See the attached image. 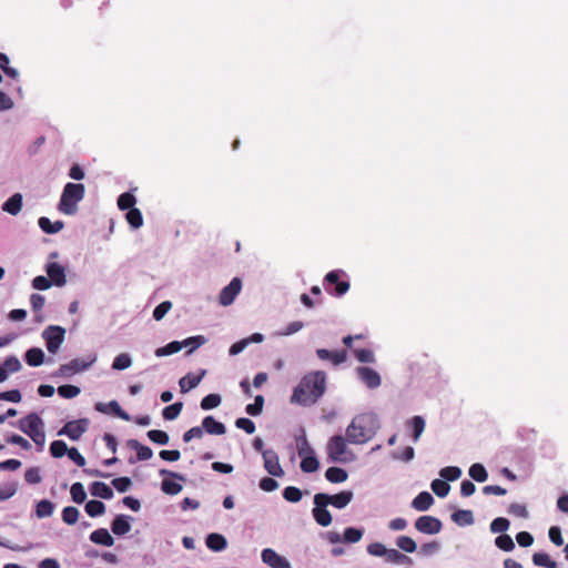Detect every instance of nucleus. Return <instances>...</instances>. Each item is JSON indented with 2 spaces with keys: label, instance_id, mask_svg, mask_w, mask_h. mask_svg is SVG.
I'll list each match as a JSON object with an SVG mask.
<instances>
[{
  "label": "nucleus",
  "instance_id": "nucleus-62",
  "mask_svg": "<svg viewBox=\"0 0 568 568\" xmlns=\"http://www.w3.org/2000/svg\"><path fill=\"white\" fill-rule=\"evenodd\" d=\"M171 308L172 303L170 301H164L160 303L153 311V318L155 321H161Z\"/></svg>",
  "mask_w": 568,
  "mask_h": 568
},
{
  "label": "nucleus",
  "instance_id": "nucleus-19",
  "mask_svg": "<svg viewBox=\"0 0 568 568\" xmlns=\"http://www.w3.org/2000/svg\"><path fill=\"white\" fill-rule=\"evenodd\" d=\"M205 374H206V371L202 369L199 374L189 373L185 376H183L179 381L181 392L187 393L189 390L195 388L201 383V381L203 379Z\"/></svg>",
  "mask_w": 568,
  "mask_h": 568
},
{
  "label": "nucleus",
  "instance_id": "nucleus-7",
  "mask_svg": "<svg viewBox=\"0 0 568 568\" xmlns=\"http://www.w3.org/2000/svg\"><path fill=\"white\" fill-rule=\"evenodd\" d=\"M65 329L61 326L51 325L47 327L42 334L47 349L51 354H55L64 341Z\"/></svg>",
  "mask_w": 568,
  "mask_h": 568
},
{
  "label": "nucleus",
  "instance_id": "nucleus-38",
  "mask_svg": "<svg viewBox=\"0 0 568 568\" xmlns=\"http://www.w3.org/2000/svg\"><path fill=\"white\" fill-rule=\"evenodd\" d=\"M469 476L478 483H484L488 478V473L481 464L476 463L470 466Z\"/></svg>",
  "mask_w": 568,
  "mask_h": 568
},
{
  "label": "nucleus",
  "instance_id": "nucleus-27",
  "mask_svg": "<svg viewBox=\"0 0 568 568\" xmlns=\"http://www.w3.org/2000/svg\"><path fill=\"white\" fill-rule=\"evenodd\" d=\"M90 493L92 496L103 499H111L113 497V490L103 481H94L90 487Z\"/></svg>",
  "mask_w": 568,
  "mask_h": 568
},
{
  "label": "nucleus",
  "instance_id": "nucleus-46",
  "mask_svg": "<svg viewBox=\"0 0 568 568\" xmlns=\"http://www.w3.org/2000/svg\"><path fill=\"white\" fill-rule=\"evenodd\" d=\"M206 338L203 335H196L191 336L181 342L183 344V347H190L187 351V354H191L193 351L199 348L200 346L204 345L206 343Z\"/></svg>",
  "mask_w": 568,
  "mask_h": 568
},
{
  "label": "nucleus",
  "instance_id": "nucleus-64",
  "mask_svg": "<svg viewBox=\"0 0 568 568\" xmlns=\"http://www.w3.org/2000/svg\"><path fill=\"white\" fill-rule=\"evenodd\" d=\"M385 556L388 561L394 564H404L409 561V558L407 556L403 555L400 551L396 549H387Z\"/></svg>",
  "mask_w": 568,
  "mask_h": 568
},
{
  "label": "nucleus",
  "instance_id": "nucleus-20",
  "mask_svg": "<svg viewBox=\"0 0 568 568\" xmlns=\"http://www.w3.org/2000/svg\"><path fill=\"white\" fill-rule=\"evenodd\" d=\"M202 429L210 435H224L226 433L224 424L217 422L213 416H206L203 418Z\"/></svg>",
  "mask_w": 568,
  "mask_h": 568
},
{
  "label": "nucleus",
  "instance_id": "nucleus-51",
  "mask_svg": "<svg viewBox=\"0 0 568 568\" xmlns=\"http://www.w3.org/2000/svg\"><path fill=\"white\" fill-rule=\"evenodd\" d=\"M79 510L73 506H68L62 510V520L68 525H74L79 519Z\"/></svg>",
  "mask_w": 568,
  "mask_h": 568
},
{
  "label": "nucleus",
  "instance_id": "nucleus-16",
  "mask_svg": "<svg viewBox=\"0 0 568 568\" xmlns=\"http://www.w3.org/2000/svg\"><path fill=\"white\" fill-rule=\"evenodd\" d=\"M45 272L52 285L63 286L67 283L65 268L61 264L49 262L45 265Z\"/></svg>",
  "mask_w": 568,
  "mask_h": 568
},
{
  "label": "nucleus",
  "instance_id": "nucleus-59",
  "mask_svg": "<svg viewBox=\"0 0 568 568\" xmlns=\"http://www.w3.org/2000/svg\"><path fill=\"white\" fill-rule=\"evenodd\" d=\"M161 489L168 495H178L182 490V485L171 479H163Z\"/></svg>",
  "mask_w": 568,
  "mask_h": 568
},
{
  "label": "nucleus",
  "instance_id": "nucleus-6",
  "mask_svg": "<svg viewBox=\"0 0 568 568\" xmlns=\"http://www.w3.org/2000/svg\"><path fill=\"white\" fill-rule=\"evenodd\" d=\"M347 437L335 435L329 438L326 445L327 456L334 463H347L352 460V454L347 449Z\"/></svg>",
  "mask_w": 568,
  "mask_h": 568
},
{
  "label": "nucleus",
  "instance_id": "nucleus-35",
  "mask_svg": "<svg viewBox=\"0 0 568 568\" xmlns=\"http://www.w3.org/2000/svg\"><path fill=\"white\" fill-rule=\"evenodd\" d=\"M182 348H183V344L181 342L173 341L163 347L156 348L155 355L158 357H163V356L175 354V353L180 352Z\"/></svg>",
  "mask_w": 568,
  "mask_h": 568
},
{
  "label": "nucleus",
  "instance_id": "nucleus-3",
  "mask_svg": "<svg viewBox=\"0 0 568 568\" xmlns=\"http://www.w3.org/2000/svg\"><path fill=\"white\" fill-rule=\"evenodd\" d=\"M372 418L367 415L355 417L346 428L347 440L352 444H364L371 439L373 432L368 428Z\"/></svg>",
  "mask_w": 568,
  "mask_h": 568
},
{
  "label": "nucleus",
  "instance_id": "nucleus-44",
  "mask_svg": "<svg viewBox=\"0 0 568 568\" xmlns=\"http://www.w3.org/2000/svg\"><path fill=\"white\" fill-rule=\"evenodd\" d=\"M364 530L358 528L348 527L344 530L343 541L347 544L358 542L363 537Z\"/></svg>",
  "mask_w": 568,
  "mask_h": 568
},
{
  "label": "nucleus",
  "instance_id": "nucleus-32",
  "mask_svg": "<svg viewBox=\"0 0 568 568\" xmlns=\"http://www.w3.org/2000/svg\"><path fill=\"white\" fill-rule=\"evenodd\" d=\"M44 361V353L41 348H30L26 353V362L28 365L37 367L40 366Z\"/></svg>",
  "mask_w": 568,
  "mask_h": 568
},
{
  "label": "nucleus",
  "instance_id": "nucleus-5",
  "mask_svg": "<svg viewBox=\"0 0 568 568\" xmlns=\"http://www.w3.org/2000/svg\"><path fill=\"white\" fill-rule=\"evenodd\" d=\"M323 285L329 295L336 297L345 295L351 287L347 275L342 270H334L328 272L324 277Z\"/></svg>",
  "mask_w": 568,
  "mask_h": 568
},
{
  "label": "nucleus",
  "instance_id": "nucleus-55",
  "mask_svg": "<svg viewBox=\"0 0 568 568\" xmlns=\"http://www.w3.org/2000/svg\"><path fill=\"white\" fill-rule=\"evenodd\" d=\"M131 364V357L126 353H121L114 358L112 363V368L116 371H123L129 368Z\"/></svg>",
  "mask_w": 568,
  "mask_h": 568
},
{
  "label": "nucleus",
  "instance_id": "nucleus-11",
  "mask_svg": "<svg viewBox=\"0 0 568 568\" xmlns=\"http://www.w3.org/2000/svg\"><path fill=\"white\" fill-rule=\"evenodd\" d=\"M264 468L274 477L284 476V470L280 464L278 455L273 449L263 450Z\"/></svg>",
  "mask_w": 568,
  "mask_h": 568
},
{
  "label": "nucleus",
  "instance_id": "nucleus-30",
  "mask_svg": "<svg viewBox=\"0 0 568 568\" xmlns=\"http://www.w3.org/2000/svg\"><path fill=\"white\" fill-rule=\"evenodd\" d=\"M38 224L40 229L47 234H55L60 232L64 226V223L62 221H55L54 223H52L50 219L45 216L40 217Z\"/></svg>",
  "mask_w": 568,
  "mask_h": 568
},
{
  "label": "nucleus",
  "instance_id": "nucleus-40",
  "mask_svg": "<svg viewBox=\"0 0 568 568\" xmlns=\"http://www.w3.org/2000/svg\"><path fill=\"white\" fill-rule=\"evenodd\" d=\"M85 511L90 517H98L104 514L105 505L100 500H89L85 504Z\"/></svg>",
  "mask_w": 568,
  "mask_h": 568
},
{
  "label": "nucleus",
  "instance_id": "nucleus-17",
  "mask_svg": "<svg viewBox=\"0 0 568 568\" xmlns=\"http://www.w3.org/2000/svg\"><path fill=\"white\" fill-rule=\"evenodd\" d=\"M94 361L95 358H91L90 361L74 358L70 363L61 365L60 374L62 376H71L72 374L83 372L88 369L94 363Z\"/></svg>",
  "mask_w": 568,
  "mask_h": 568
},
{
  "label": "nucleus",
  "instance_id": "nucleus-58",
  "mask_svg": "<svg viewBox=\"0 0 568 568\" xmlns=\"http://www.w3.org/2000/svg\"><path fill=\"white\" fill-rule=\"evenodd\" d=\"M439 474L445 480L454 481L462 476V470L456 466H447L444 467Z\"/></svg>",
  "mask_w": 568,
  "mask_h": 568
},
{
  "label": "nucleus",
  "instance_id": "nucleus-56",
  "mask_svg": "<svg viewBox=\"0 0 568 568\" xmlns=\"http://www.w3.org/2000/svg\"><path fill=\"white\" fill-rule=\"evenodd\" d=\"M396 545L406 552H414L417 548L415 540L408 536H399L396 540Z\"/></svg>",
  "mask_w": 568,
  "mask_h": 568
},
{
  "label": "nucleus",
  "instance_id": "nucleus-63",
  "mask_svg": "<svg viewBox=\"0 0 568 568\" xmlns=\"http://www.w3.org/2000/svg\"><path fill=\"white\" fill-rule=\"evenodd\" d=\"M509 520L504 517L495 518L490 524V530L493 532H504L509 528Z\"/></svg>",
  "mask_w": 568,
  "mask_h": 568
},
{
  "label": "nucleus",
  "instance_id": "nucleus-53",
  "mask_svg": "<svg viewBox=\"0 0 568 568\" xmlns=\"http://www.w3.org/2000/svg\"><path fill=\"white\" fill-rule=\"evenodd\" d=\"M148 437L151 442L159 445H166L170 440L169 435L164 430L151 429L148 432Z\"/></svg>",
  "mask_w": 568,
  "mask_h": 568
},
{
  "label": "nucleus",
  "instance_id": "nucleus-48",
  "mask_svg": "<svg viewBox=\"0 0 568 568\" xmlns=\"http://www.w3.org/2000/svg\"><path fill=\"white\" fill-rule=\"evenodd\" d=\"M283 497L290 503H298L303 497V493L295 486H287L283 490Z\"/></svg>",
  "mask_w": 568,
  "mask_h": 568
},
{
  "label": "nucleus",
  "instance_id": "nucleus-13",
  "mask_svg": "<svg viewBox=\"0 0 568 568\" xmlns=\"http://www.w3.org/2000/svg\"><path fill=\"white\" fill-rule=\"evenodd\" d=\"M261 557L263 562L271 568H291L288 560L271 548L263 549Z\"/></svg>",
  "mask_w": 568,
  "mask_h": 568
},
{
  "label": "nucleus",
  "instance_id": "nucleus-2",
  "mask_svg": "<svg viewBox=\"0 0 568 568\" xmlns=\"http://www.w3.org/2000/svg\"><path fill=\"white\" fill-rule=\"evenodd\" d=\"M85 187L81 183H67L63 187L58 209L65 215H73L78 211V203L84 197Z\"/></svg>",
  "mask_w": 568,
  "mask_h": 568
},
{
  "label": "nucleus",
  "instance_id": "nucleus-54",
  "mask_svg": "<svg viewBox=\"0 0 568 568\" xmlns=\"http://www.w3.org/2000/svg\"><path fill=\"white\" fill-rule=\"evenodd\" d=\"M496 546L504 551H511L515 548L513 538L509 535L501 534L495 539Z\"/></svg>",
  "mask_w": 568,
  "mask_h": 568
},
{
  "label": "nucleus",
  "instance_id": "nucleus-60",
  "mask_svg": "<svg viewBox=\"0 0 568 568\" xmlns=\"http://www.w3.org/2000/svg\"><path fill=\"white\" fill-rule=\"evenodd\" d=\"M353 354L361 363H374L375 356L374 353L371 349L367 348H361V349H353Z\"/></svg>",
  "mask_w": 568,
  "mask_h": 568
},
{
  "label": "nucleus",
  "instance_id": "nucleus-39",
  "mask_svg": "<svg viewBox=\"0 0 568 568\" xmlns=\"http://www.w3.org/2000/svg\"><path fill=\"white\" fill-rule=\"evenodd\" d=\"M135 203L136 199L130 192H124L118 197V206L121 211L134 209Z\"/></svg>",
  "mask_w": 568,
  "mask_h": 568
},
{
  "label": "nucleus",
  "instance_id": "nucleus-22",
  "mask_svg": "<svg viewBox=\"0 0 568 568\" xmlns=\"http://www.w3.org/2000/svg\"><path fill=\"white\" fill-rule=\"evenodd\" d=\"M130 517L125 515H118L113 519L111 524V530L116 536H122L128 534L131 530V525L129 521Z\"/></svg>",
  "mask_w": 568,
  "mask_h": 568
},
{
  "label": "nucleus",
  "instance_id": "nucleus-28",
  "mask_svg": "<svg viewBox=\"0 0 568 568\" xmlns=\"http://www.w3.org/2000/svg\"><path fill=\"white\" fill-rule=\"evenodd\" d=\"M325 478L333 484L344 483L348 478V474L341 467H329L325 471Z\"/></svg>",
  "mask_w": 568,
  "mask_h": 568
},
{
  "label": "nucleus",
  "instance_id": "nucleus-14",
  "mask_svg": "<svg viewBox=\"0 0 568 568\" xmlns=\"http://www.w3.org/2000/svg\"><path fill=\"white\" fill-rule=\"evenodd\" d=\"M356 373L358 378L368 387V388H377L381 383V376L379 374L367 366H359L356 368Z\"/></svg>",
  "mask_w": 568,
  "mask_h": 568
},
{
  "label": "nucleus",
  "instance_id": "nucleus-12",
  "mask_svg": "<svg viewBox=\"0 0 568 568\" xmlns=\"http://www.w3.org/2000/svg\"><path fill=\"white\" fill-rule=\"evenodd\" d=\"M242 288V282L239 277H234L219 295V303L223 306L231 305Z\"/></svg>",
  "mask_w": 568,
  "mask_h": 568
},
{
  "label": "nucleus",
  "instance_id": "nucleus-26",
  "mask_svg": "<svg viewBox=\"0 0 568 568\" xmlns=\"http://www.w3.org/2000/svg\"><path fill=\"white\" fill-rule=\"evenodd\" d=\"M90 540L98 545L111 547L114 544L113 537L110 535L108 529L99 528L91 532Z\"/></svg>",
  "mask_w": 568,
  "mask_h": 568
},
{
  "label": "nucleus",
  "instance_id": "nucleus-61",
  "mask_svg": "<svg viewBox=\"0 0 568 568\" xmlns=\"http://www.w3.org/2000/svg\"><path fill=\"white\" fill-rule=\"evenodd\" d=\"M58 394L63 398H73L80 394V388L74 385H62L58 387Z\"/></svg>",
  "mask_w": 568,
  "mask_h": 568
},
{
  "label": "nucleus",
  "instance_id": "nucleus-49",
  "mask_svg": "<svg viewBox=\"0 0 568 568\" xmlns=\"http://www.w3.org/2000/svg\"><path fill=\"white\" fill-rule=\"evenodd\" d=\"M296 449L300 457L311 455L314 453L305 435L296 437Z\"/></svg>",
  "mask_w": 568,
  "mask_h": 568
},
{
  "label": "nucleus",
  "instance_id": "nucleus-52",
  "mask_svg": "<svg viewBox=\"0 0 568 568\" xmlns=\"http://www.w3.org/2000/svg\"><path fill=\"white\" fill-rule=\"evenodd\" d=\"M221 404V396L219 394H209L201 400V408L210 410L217 407Z\"/></svg>",
  "mask_w": 568,
  "mask_h": 568
},
{
  "label": "nucleus",
  "instance_id": "nucleus-29",
  "mask_svg": "<svg viewBox=\"0 0 568 568\" xmlns=\"http://www.w3.org/2000/svg\"><path fill=\"white\" fill-rule=\"evenodd\" d=\"M452 520L458 526H469L474 524V514L468 509H460L452 515Z\"/></svg>",
  "mask_w": 568,
  "mask_h": 568
},
{
  "label": "nucleus",
  "instance_id": "nucleus-23",
  "mask_svg": "<svg viewBox=\"0 0 568 568\" xmlns=\"http://www.w3.org/2000/svg\"><path fill=\"white\" fill-rule=\"evenodd\" d=\"M433 504V496L428 491H422L413 499L412 507L418 511H426Z\"/></svg>",
  "mask_w": 568,
  "mask_h": 568
},
{
  "label": "nucleus",
  "instance_id": "nucleus-34",
  "mask_svg": "<svg viewBox=\"0 0 568 568\" xmlns=\"http://www.w3.org/2000/svg\"><path fill=\"white\" fill-rule=\"evenodd\" d=\"M301 458V469L304 473H314L320 468V462L315 457L314 453L311 455L303 456Z\"/></svg>",
  "mask_w": 568,
  "mask_h": 568
},
{
  "label": "nucleus",
  "instance_id": "nucleus-21",
  "mask_svg": "<svg viewBox=\"0 0 568 568\" xmlns=\"http://www.w3.org/2000/svg\"><path fill=\"white\" fill-rule=\"evenodd\" d=\"M30 305L32 312L36 314L34 321L42 323L44 321V316L42 315V310L45 305V297L39 293H33L30 296Z\"/></svg>",
  "mask_w": 568,
  "mask_h": 568
},
{
  "label": "nucleus",
  "instance_id": "nucleus-50",
  "mask_svg": "<svg viewBox=\"0 0 568 568\" xmlns=\"http://www.w3.org/2000/svg\"><path fill=\"white\" fill-rule=\"evenodd\" d=\"M263 406L264 397L262 395H257L255 396L253 404L246 405L245 412L251 416H258L263 410Z\"/></svg>",
  "mask_w": 568,
  "mask_h": 568
},
{
  "label": "nucleus",
  "instance_id": "nucleus-9",
  "mask_svg": "<svg viewBox=\"0 0 568 568\" xmlns=\"http://www.w3.org/2000/svg\"><path fill=\"white\" fill-rule=\"evenodd\" d=\"M314 505L312 513L315 521L322 527L329 526L332 524V515L327 510L326 501L318 494L314 496Z\"/></svg>",
  "mask_w": 568,
  "mask_h": 568
},
{
  "label": "nucleus",
  "instance_id": "nucleus-37",
  "mask_svg": "<svg viewBox=\"0 0 568 568\" xmlns=\"http://www.w3.org/2000/svg\"><path fill=\"white\" fill-rule=\"evenodd\" d=\"M532 562L535 566L545 568H556V561L551 560L549 555L546 552H535L532 555Z\"/></svg>",
  "mask_w": 568,
  "mask_h": 568
},
{
  "label": "nucleus",
  "instance_id": "nucleus-33",
  "mask_svg": "<svg viewBox=\"0 0 568 568\" xmlns=\"http://www.w3.org/2000/svg\"><path fill=\"white\" fill-rule=\"evenodd\" d=\"M21 368V363L16 356H9L2 362V382L10 373H16Z\"/></svg>",
  "mask_w": 568,
  "mask_h": 568
},
{
  "label": "nucleus",
  "instance_id": "nucleus-24",
  "mask_svg": "<svg viewBox=\"0 0 568 568\" xmlns=\"http://www.w3.org/2000/svg\"><path fill=\"white\" fill-rule=\"evenodd\" d=\"M126 446L136 452V457L139 460H148L153 456L152 449L149 446L142 445L136 439H129L126 442Z\"/></svg>",
  "mask_w": 568,
  "mask_h": 568
},
{
  "label": "nucleus",
  "instance_id": "nucleus-57",
  "mask_svg": "<svg viewBox=\"0 0 568 568\" xmlns=\"http://www.w3.org/2000/svg\"><path fill=\"white\" fill-rule=\"evenodd\" d=\"M69 448L63 440H54L50 445V453L54 458H61L68 453Z\"/></svg>",
  "mask_w": 568,
  "mask_h": 568
},
{
  "label": "nucleus",
  "instance_id": "nucleus-8",
  "mask_svg": "<svg viewBox=\"0 0 568 568\" xmlns=\"http://www.w3.org/2000/svg\"><path fill=\"white\" fill-rule=\"evenodd\" d=\"M89 420L81 418L78 420L68 422L59 432V436H68L72 440H78L87 432Z\"/></svg>",
  "mask_w": 568,
  "mask_h": 568
},
{
  "label": "nucleus",
  "instance_id": "nucleus-43",
  "mask_svg": "<svg viewBox=\"0 0 568 568\" xmlns=\"http://www.w3.org/2000/svg\"><path fill=\"white\" fill-rule=\"evenodd\" d=\"M432 490L436 496L444 498L448 495L450 486L446 480L434 479L430 484Z\"/></svg>",
  "mask_w": 568,
  "mask_h": 568
},
{
  "label": "nucleus",
  "instance_id": "nucleus-1",
  "mask_svg": "<svg viewBox=\"0 0 568 568\" xmlns=\"http://www.w3.org/2000/svg\"><path fill=\"white\" fill-rule=\"evenodd\" d=\"M326 387V375L322 371L306 374L294 388L291 402L311 406L324 394Z\"/></svg>",
  "mask_w": 568,
  "mask_h": 568
},
{
  "label": "nucleus",
  "instance_id": "nucleus-47",
  "mask_svg": "<svg viewBox=\"0 0 568 568\" xmlns=\"http://www.w3.org/2000/svg\"><path fill=\"white\" fill-rule=\"evenodd\" d=\"M71 498L77 504H82L87 498V493L81 483H74L70 488Z\"/></svg>",
  "mask_w": 568,
  "mask_h": 568
},
{
  "label": "nucleus",
  "instance_id": "nucleus-25",
  "mask_svg": "<svg viewBox=\"0 0 568 568\" xmlns=\"http://www.w3.org/2000/svg\"><path fill=\"white\" fill-rule=\"evenodd\" d=\"M22 209V194L14 193L2 204V211L11 215H18Z\"/></svg>",
  "mask_w": 568,
  "mask_h": 568
},
{
  "label": "nucleus",
  "instance_id": "nucleus-42",
  "mask_svg": "<svg viewBox=\"0 0 568 568\" xmlns=\"http://www.w3.org/2000/svg\"><path fill=\"white\" fill-rule=\"evenodd\" d=\"M125 219L133 229H139L143 225V216L139 209L134 207L126 212Z\"/></svg>",
  "mask_w": 568,
  "mask_h": 568
},
{
  "label": "nucleus",
  "instance_id": "nucleus-18",
  "mask_svg": "<svg viewBox=\"0 0 568 568\" xmlns=\"http://www.w3.org/2000/svg\"><path fill=\"white\" fill-rule=\"evenodd\" d=\"M316 355L322 361H331L334 366H338L347 359V352L345 349L328 351L326 348H318Z\"/></svg>",
  "mask_w": 568,
  "mask_h": 568
},
{
  "label": "nucleus",
  "instance_id": "nucleus-15",
  "mask_svg": "<svg viewBox=\"0 0 568 568\" xmlns=\"http://www.w3.org/2000/svg\"><path fill=\"white\" fill-rule=\"evenodd\" d=\"M318 496H322L327 505H332L338 509L345 508L353 499V493L351 490H343L335 495L318 493Z\"/></svg>",
  "mask_w": 568,
  "mask_h": 568
},
{
  "label": "nucleus",
  "instance_id": "nucleus-45",
  "mask_svg": "<svg viewBox=\"0 0 568 568\" xmlns=\"http://www.w3.org/2000/svg\"><path fill=\"white\" fill-rule=\"evenodd\" d=\"M182 408H183L182 402H176L172 405L164 407V409L162 412L163 418L166 420L175 419L180 415Z\"/></svg>",
  "mask_w": 568,
  "mask_h": 568
},
{
  "label": "nucleus",
  "instance_id": "nucleus-41",
  "mask_svg": "<svg viewBox=\"0 0 568 568\" xmlns=\"http://www.w3.org/2000/svg\"><path fill=\"white\" fill-rule=\"evenodd\" d=\"M53 510L54 505L50 500L43 499L37 504L36 514L39 518H47L53 514Z\"/></svg>",
  "mask_w": 568,
  "mask_h": 568
},
{
  "label": "nucleus",
  "instance_id": "nucleus-4",
  "mask_svg": "<svg viewBox=\"0 0 568 568\" xmlns=\"http://www.w3.org/2000/svg\"><path fill=\"white\" fill-rule=\"evenodd\" d=\"M19 427L34 442L37 446H39L41 449L43 448L45 443L43 422L36 413H31L24 418L20 419Z\"/></svg>",
  "mask_w": 568,
  "mask_h": 568
},
{
  "label": "nucleus",
  "instance_id": "nucleus-36",
  "mask_svg": "<svg viewBox=\"0 0 568 568\" xmlns=\"http://www.w3.org/2000/svg\"><path fill=\"white\" fill-rule=\"evenodd\" d=\"M408 425L413 429V440L416 443L425 429V420L422 416H414Z\"/></svg>",
  "mask_w": 568,
  "mask_h": 568
},
{
  "label": "nucleus",
  "instance_id": "nucleus-10",
  "mask_svg": "<svg viewBox=\"0 0 568 568\" xmlns=\"http://www.w3.org/2000/svg\"><path fill=\"white\" fill-rule=\"evenodd\" d=\"M415 528L423 534L436 535L440 532L443 524L438 518L434 516L424 515L416 519Z\"/></svg>",
  "mask_w": 568,
  "mask_h": 568
},
{
  "label": "nucleus",
  "instance_id": "nucleus-31",
  "mask_svg": "<svg viewBox=\"0 0 568 568\" xmlns=\"http://www.w3.org/2000/svg\"><path fill=\"white\" fill-rule=\"evenodd\" d=\"M206 546L213 551H221L226 548V539L220 534L212 532L206 537Z\"/></svg>",
  "mask_w": 568,
  "mask_h": 568
}]
</instances>
